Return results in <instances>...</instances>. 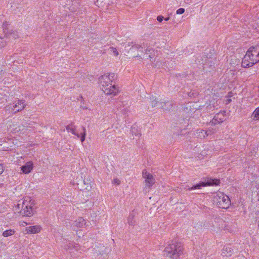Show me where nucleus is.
Instances as JSON below:
<instances>
[{
	"mask_svg": "<svg viewBox=\"0 0 259 259\" xmlns=\"http://www.w3.org/2000/svg\"><path fill=\"white\" fill-rule=\"evenodd\" d=\"M4 172V166L2 164H0V175Z\"/></svg>",
	"mask_w": 259,
	"mask_h": 259,
	"instance_id": "2f4dec72",
	"label": "nucleus"
},
{
	"mask_svg": "<svg viewBox=\"0 0 259 259\" xmlns=\"http://www.w3.org/2000/svg\"><path fill=\"white\" fill-rule=\"evenodd\" d=\"M149 51H150V50H148V49H146V53H147V52H149Z\"/></svg>",
	"mask_w": 259,
	"mask_h": 259,
	"instance_id": "58836bf2",
	"label": "nucleus"
},
{
	"mask_svg": "<svg viewBox=\"0 0 259 259\" xmlns=\"http://www.w3.org/2000/svg\"><path fill=\"white\" fill-rule=\"evenodd\" d=\"M163 19H164L163 17L161 15L158 16L157 17V20L158 21H159V22H161L163 21Z\"/></svg>",
	"mask_w": 259,
	"mask_h": 259,
	"instance_id": "c756f323",
	"label": "nucleus"
},
{
	"mask_svg": "<svg viewBox=\"0 0 259 259\" xmlns=\"http://www.w3.org/2000/svg\"><path fill=\"white\" fill-rule=\"evenodd\" d=\"M86 222L85 220L82 218L80 217L78 218L74 222V226H76L77 227H82L84 225H85Z\"/></svg>",
	"mask_w": 259,
	"mask_h": 259,
	"instance_id": "2eb2a0df",
	"label": "nucleus"
},
{
	"mask_svg": "<svg viewBox=\"0 0 259 259\" xmlns=\"http://www.w3.org/2000/svg\"><path fill=\"white\" fill-rule=\"evenodd\" d=\"M258 230H259V220L258 221Z\"/></svg>",
	"mask_w": 259,
	"mask_h": 259,
	"instance_id": "4c0bfd02",
	"label": "nucleus"
},
{
	"mask_svg": "<svg viewBox=\"0 0 259 259\" xmlns=\"http://www.w3.org/2000/svg\"><path fill=\"white\" fill-rule=\"evenodd\" d=\"M110 50L111 52H112V53H113V55L115 56H117L118 55V52L117 51V50H116V49L115 48H114V47H110Z\"/></svg>",
	"mask_w": 259,
	"mask_h": 259,
	"instance_id": "a878e982",
	"label": "nucleus"
},
{
	"mask_svg": "<svg viewBox=\"0 0 259 259\" xmlns=\"http://www.w3.org/2000/svg\"><path fill=\"white\" fill-rule=\"evenodd\" d=\"M5 35H6V37H8L9 38L12 37L14 39H16L19 37L18 31H14L13 30H9L8 33Z\"/></svg>",
	"mask_w": 259,
	"mask_h": 259,
	"instance_id": "f3484780",
	"label": "nucleus"
},
{
	"mask_svg": "<svg viewBox=\"0 0 259 259\" xmlns=\"http://www.w3.org/2000/svg\"><path fill=\"white\" fill-rule=\"evenodd\" d=\"M183 247L182 244L180 242L172 240L168 242L164 252L166 256L177 259L183 254Z\"/></svg>",
	"mask_w": 259,
	"mask_h": 259,
	"instance_id": "7ed1b4c3",
	"label": "nucleus"
},
{
	"mask_svg": "<svg viewBox=\"0 0 259 259\" xmlns=\"http://www.w3.org/2000/svg\"><path fill=\"white\" fill-rule=\"evenodd\" d=\"M15 231L14 229H10L5 231L3 233V236L5 237H9L13 235L15 233Z\"/></svg>",
	"mask_w": 259,
	"mask_h": 259,
	"instance_id": "6ab92c4d",
	"label": "nucleus"
},
{
	"mask_svg": "<svg viewBox=\"0 0 259 259\" xmlns=\"http://www.w3.org/2000/svg\"><path fill=\"white\" fill-rule=\"evenodd\" d=\"M205 65V67H206V66L207 65V62H206V63L204 64Z\"/></svg>",
	"mask_w": 259,
	"mask_h": 259,
	"instance_id": "e433bc0d",
	"label": "nucleus"
},
{
	"mask_svg": "<svg viewBox=\"0 0 259 259\" xmlns=\"http://www.w3.org/2000/svg\"><path fill=\"white\" fill-rule=\"evenodd\" d=\"M169 17H167V18H165L164 19V20H165V21H168V20H169Z\"/></svg>",
	"mask_w": 259,
	"mask_h": 259,
	"instance_id": "c9c22d12",
	"label": "nucleus"
},
{
	"mask_svg": "<svg viewBox=\"0 0 259 259\" xmlns=\"http://www.w3.org/2000/svg\"><path fill=\"white\" fill-rule=\"evenodd\" d=\"M233 253V249L229 245H224L222 250L221 255L223 256L230 257Z\"/></svg>",
	"mask_w": 259,
	"mask_h": 259,
	"instance_id": "9d476101",
	"label": "nucleus"
},
{
	"mask_svg": "<svg viewBox=\"0 0 259 259\" xmlns=\"http://www.w3.org/2000/svg\"><path fill=\"white\" fill-rule=\"evenodd\" d=\"M252 116H253V119H259V107L256 108L252 114Z\"/></svg>",
	"mask_w": 259,
	"mask_h": 259,
	"instance_id": "5701e85b",
	"label": "nucleus"
},
{
	"mask_svg": "<svg viewBox=\"0 0 259 259\" xmlns=\"http://www.w3.org/2000/svg\"><path fill=\"white\" fill-rule=\"evenodd\" d=\"M33 167V163L30 161L26 162L24 165L21 167V170L23 173L27 174L31 172Z\"/></svg>",
	"mask_w": 259,
	"mask_h": 259,
	"instance_id": "9b49d317",
	"label": "nucleus"
},
{
	"mask_svg": "<svg viewBox=\"0 0 259 259\" xmlns=\"http://www.w3.org/2000/svg\"><path fill=\"white\" fill-rule=\"evenodd\" d=\"M198 93L194 91H191L188 93V96L190 97H195L197 96Z\"/></svg>",
	"mask_w": 259,
	"mask_h": 259,
	"instance_id": "cd10ccee",
	"label": "nucleus"
},
{
	"mask_svg": "<svg viewBox=\"0 0 259 259\" xmlns=\"http://www.w3.org/2000/svg\"><path fill=\"white\" fill-rule=\"evenodd\" d=\"M132 48H135V49H138V50L140 49V48H142V49L143 48L141 47V45H138V44H136V45H135L133 46Z\"/></svg>",
	"mask_w": 259,
	"mask_h": 259,
	"instance_id": "7c9ffc66",
	"label": "nucleus"
},
{
	"mask_svg": "<svg viewBox=\"0 0 259 259\" xmlns=\"http://www.w3.org/2000/svg\"><path fill=\"white\" fill-rule=\"evenodd\" d=\"M220 184V180L218 179H208L206 182H202L188 188L190 191L194 189H200L202 187L207 186H217Z\"/></svg>",
	"mask_w": 259,
	"mask_h": 259,
	"instance_id": "0eeeda50",
	"label": "nucleus"
},
{
	"mask_svg": "<svg viewBox=\"0 0 259 259\" xmlns=\"http://www.w3.org/2000/svg\"><path fill=\"white\" fill-rule=\"evenodd\" d=\"M6 45V40L4 38L0 37V48L4 47Z\"/></svg>",
	"mask_w": 259,
	"mask_h": 259,
	"instance_id": "bb28decb",
	"label": "nucleus"
},
{
	"mask_svg": "<svg viewBox=\"0 0 259 259\" xmlns=\"http://www.w3.org/2000/svg\"><path fill=\"white\" fill-rule=\"evenodd\" d=\"M127 111H128V110H127V109L126 108V109H123V113L124 114H125L126 112H127Z\"/></svg>",
	"mask_w": 259,
	"mask_h": 259,
	"instance_id": "f704fd0d",
	"label": "nucleus"
},
{
	"mask_svg": "<svg viewBox=\"0 0 259 259\" xmlns=\"http://www.w3.org/2000/svg\"><path fill=\"white\" fill-rule=\"evenodd\" d=\"M159 106L163 109L168 110H170L172 108V103L170 101H164V102H160L159 103Z\"/></svg>",
	"mask_w": 259,
	"mask_h": 259,
	"instance_id": "4468645a",
	"label": "nucleus"
},
{
	"mask_svg": "<svg viewBox=\"0 0 259 259\" xmlns=\"http://www.w3.org/2000/svg\"><path fill=\"white\" fill-rule=\"evenodd\" d=\"M116 76L114 73L105 74L99 77V82L102 91L107 95L115 96L119 92L118 88L114 82Z\"/></svg>",
	"mask_w": 259,
	"mask_h": 259,
	"instance_id": "f257e3e1",
	"label": "nucleus"
},
{
	"mask_svg": "<svg viewBox=\"0 0 259 259\" xmlns=\"http://www.w3.org/2000/svg\"><path fill=\"white\" fill-rule=\"evenodd\" d=\"M217 129L216 128H209L208 130H206V132H203L204 133H205L206 137H207L208 136H211L212 134H214L217 132Z\"/></svg>",
	"mask_w": 259,
	"mask_h": 259,
	"instance_id": "aec40b11",
	"label": "nucleus"
},
{
	"mask_svg": "<svg viewBox=\"0 0 259 259\" xmlns=\"http://www.w3.org/2000/svg\"><path fill=\"white\" fill-rule=\"evenodd\" d=\"M258 47H250L242 59V66L249 67L259 62V49Z\"/></svg>",
	"mask_w": 259,
	"mask_h": 259,
	"instance_id": "f03ea898",
	"label": "nucleus"
},
{
	"mask_svg": "<svg viewBox=\"0 0 259 259\" xmlns=\"http://www.w3.org/2000/svg\"><path fill=\"white\" fill-rule=\"evenodd\" d=\"M231 101H232V100H231V99H230V98L227 99L226 100V103L227 104H228L230 103Z\"/></svg>",
	"mask_w": 259,
	"mask_h": 259,
	"instance_id": "72a5a7b5",
	"label": "nucleus"
},
{
	"mask_svg": "<svg viewBox=\"0 0 259 259\" xmlns=\"http://www.w3.org/2000/svg\"><path fill=\"white\" fill-rule=\"evenodd\" d=\"M143 178L145 179L146 185L149 187L152 186L155 183V179L153 176L148 173L145 169L142 171Z\"/></svg>",
	"mask_w": 259,
	"mask_h": 259,
	"instance_id": "1a4fd4ad",
	"label": "nucleus"
},
{
	"mask_svg": "<svg viewBox=\"0 0 259 259\" xmlns=\"http://www.w3.org/2000/svg\"><path fill=\"white\" fill-rule=\"evenodd\" d=\"M213 201L218 207L223 209L228 208L231 204L229 196L221 192L213 197Z\"/></svg>",
	"mask_w": 259,
	"mask_h": 259,
	"instance_id": "20e7f679",
	"label": "nucleus"
},
{
	"mask_svg": "<svg viewBox=\"0 0 259 259\" xmlns=\"http://www.w3.org/2000/svg\"><path fill=\"white\" fill-rule=\"evenodd\" d=\"M66 128L68 132L71 133L73 135L77 136V138L80 137V135L76 132V126L74 123L71 122L70 124H68Z\"/></svg>",
	"mask_w": 259,
	"mask_h": 259,
	"instance_id": "ddd939ff",
	"label": "nucleus"
},
{
	"mask_svg": "<svg viewBox=\"0 0 259 259\" xmlns=\"http://www.w3.org/2000/svg\"><path fill=\"white\" fill-rule=\"evenodd\" d=\"M225 120V111L220 112L214 116L211 124L212 125H215L223 123Z\"/></svg>",
	"mask_w": 259,
	"mask_h": 259,
	"instance_id": "6e6552de",
	"label": "nucleus"
},
{
	"mask_svg": "<svg viewBox=\"0 0 259 259\" xmlns=\"http://www.w3.org/2000/svg\"><path fill=\"white\" fill-rule=\"evenodd\" d=\"M131 132L132 135H135V136L139 137L141 136V131L136 125H133L132 126Z\"/></svg>",
	"mask_w": 259,
	"mask_h": 259,
	"instance_id": "dca6fc26",
	"label": "nucleus"
},
{
	"mask_svg": "<svg viewBox=\"0 0 259 259\" xmlns=\"http://www.w3.org/2000/svg\"><path fill=\"white\" fill-rule=\"evenodd\" d=\"M134 217L135 215L133 213H131L128 217V223L131 226H134L136 224Z\"/></svg>",
	"mask_w": 259,
	"mask_h": 259,
	"instance_id": "a211bd4d",
	"label": "nucleus"
},
{
	"mask_svg": "<svg viewBox=\"0 0 259 259\" xmlns=\"http://www.w3.org/2000/svg\"><path fill=\"white\" fill-rule=\"evenodd\" d=\"M150 101L151 102L152 107H155V106H156L157 105V104H158V105L159 106V103L160 102H159L156 98L154 99V97H152V98H150Z\"/></svg>",
	"mask_w": 259,
	"mask_h": 259,
	"instance_id": "b1692460",
	"label": "nucleus"
},
{
	"mask_svg": "<svg viewBox=\"0 0 259 259\" xmlns=\"http://www.w3.org/2000/svg\"><path fill=\"white\" fill-rule=\"evenodd\" d=\"M185 12V9L184 8H180L177 10L176 13L177 14H182Z\"/></svg>",
	"mask_w": 259,
	"mask_h": 259,
	"instance_id": "c85d7f7f",
	"label": "nucleus"
},
{
	"mask_svg": "<svg viewBox=\"0 0 259 259\" xmlns=\"http://www.w3.org/2000/svg\"><path fill=\"white\" fill-rule=\"evenodd\" d=\"M114 183L118 185L119 184L120 181L118 179H114Z\"/></svg>",
	"mask_w": 259,
	"mask_h": 259,
	"instance_id": "473e14b6",
	"label": "nucleus"
},
{
	"mask_svg": "<svg viewBox=\"0 0 259 259\" xmlns=\"http://www.w3.org/2000/svg\"><path fill=\"white\" fill-rule=\"evenodd\" d=\"M8 26V22H5L3 23V30H4V32L5 33V34H7L8 33V28H7Z\"/></svg>",
	"mask_w": 259,
	"mask_h": 259,
	"instance_id": "393cba45",
	"label": "nucleus"
},
{
	"mask_svg": "<svg viewBox=\"0 0 259 259\" xmlns=\"http://www.w3.org/2000/svg\"><path fill=\"white\" fill-rule=\"evenodd\" d=\"M82 133H81L80 135V137L79 138H80V141L82 143L84 141L86 136V130L85 128L82 126Z\"/></svg>",
	"mask_w": 259,
	"mask_h": 259,
	"instance_id": "4be33fe9",
	"label": "nucleus"
},
{
	"mask_svg": "<svg viewBox=\"0 0 259 259\" xmlns=\"http://www.w3.org/2000/svg\"><path fill=\"white\" fill-rule=\"evenodd\" d=\"M21 207V204H18L16 206V208H18V210ZM35 210L32 203L30 202L27 201H23L21 205V209L20 213L24 216L30 217L34 213Z\"/></svg>",
	"mask_w": 259,
	"mask_h": 259,
	"instance_id": "423d86ee",
	"label": "nucleus"
},
{
	"mask_svg": "<svg viewBox=\"0 0 259 259\" xmlns=\"http://www.w3.org/2000/svg\"><path fill=\"white\" fill-rule=\"evenodd\" d=\"M25 230L27 234H36L40 231L41 228L38 225L32 226L27 227L25 228Z\"/></svg>",
	"mask_w": 259,
	"mask_h": 259,
	"instance_id": "f8f14e48",
	"label": "nucleus"
},
{
	"mask_svg": "<svg viewBox=\"0 0 259 259\" xmlns=\"http://www.w3.org/2000/svg\"><path fill=\"white\" fill-rule=\"evenodd\" d=\"M26 105L24 100H18L15 101L13 104L7 105L5 109L6 111L9 112V113L15 114L22 111Z\"/></svg>",
	"mask_w": 259,
	"mask_h": 259,
	"instance_id": "39448f33",
	"label": "nucleus"
},
{
	"mask_svg": "<svg viewBox=\"0 0 259 259\" xmlns=\"http://www.w3.org/2000/svg\"><path fill=\"white\" fill-rule=\"evenodd\" d=\"M203 132H206V130H203L202 129H198L196 131V134L198 136H199L200 138H205L206 137L205 133H204Z\"/></svg>",
	"mask_w": 259,
	"mask_h": 259,
	"instance_id": "412c9836",
	"label": "nucleus"
}]
</instances>
